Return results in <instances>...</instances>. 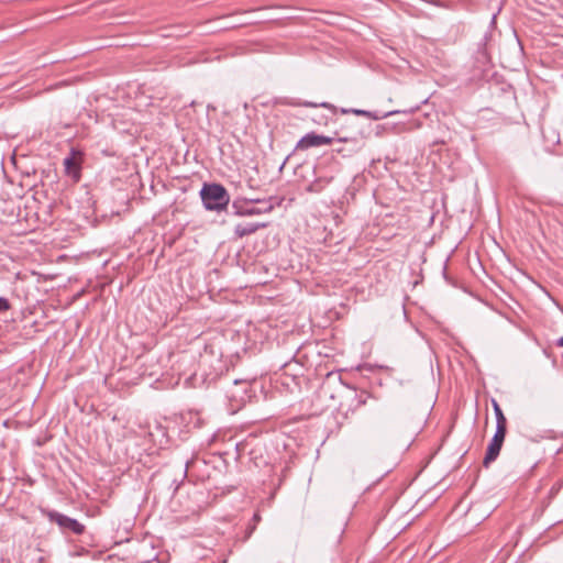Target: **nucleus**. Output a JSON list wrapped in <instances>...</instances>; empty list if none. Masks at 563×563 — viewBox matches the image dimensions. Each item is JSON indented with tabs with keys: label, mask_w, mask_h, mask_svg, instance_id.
Segmentation results:
<instances>
[{
	"label": "nucleus",
	"mask_w": 563,
	"mask_h": 563,
	"mask_svg": "<svg viewBox=\"0 0 563 563\" xmlns=\"http://www.w3.org/2000/svg\"><path fill=\"white\" fill-rule=\"evenodd\" d=\"M200 196L207 210L220 211L224 209L230 201L227 189L219 184H205Z\"/></svg>",
	"instance_id": "f257e3e1"
},
{
	"label": "nucleus",
	"mask_w": 563,
	"mask_h": 563,
	"mask_svg": "<svg viewBox=\"0 0 563 563\" xmlns=\"http://www.w3.org/2000/svg\"><path fill=\"white\" fill-rule=\"evenodd\" d=\"M233 213L239 217H251L269 213L274 210V199H250L244 202L233 201L232 202Z\"/></svg>",
	"instance_id": "f03ea898"
},
{
	"label": "nucleus",
	"mask_w": 563,
	"mask_h": 563,
	"mask_svg": "<svg viewBox=\"0 0 563 563\" xmlns=\"http://www.w3.org/2000/svg\"><path fill=\"white\" fill-rule=\"evenodd\" d=\"M47 517L49 521L55 522L63 531H71L75 534H81L85 530L84 525L79 521L58 511H49Z\"/></svg>",
	"instance_id": "7ed1b4c3"
},
{
	"label": "nucleus",
	"mask_w": 563,
	"mask_h": 563,
	"mask_svg": "<svg viewBox=\"0 0 563 563\" xmlns=\"http://www.w3.org/2000/svg\"><path fill=\"white\" fill-rule=\"evenodd\" d=\"M333 137L319 135L314 132L307 133L297 143V150H308L310 147H318L321 145H329L333 142Z\"/></svg>",
	"instance_id": "20e7f679"
},
{
	"label": "nucleus",
	"mask_w": 563,
	"mask_h": 563,
	"mask_svg": "<svg viewBox=\"0 0 563 563\" xmlns=\"http://www.w3.org/2000/svg\"><path fill=\"white\" fill-rule=\"evenodd\" d=\"M341 112L344 113V114L345 113H353L355 115H362V117H366V118H368L371 120L378 121V120L391 117L394 114H397L400 111L399 110H393V111H388V112H380V111H368V110L354 109V108H351V109L342 108Z\"/></svg>",
	"instance_id": "39448f33"
},
{
	"label": "nucleus",
	"mask_w": 563,
	"mask_h": 563,
	"mask_svg": "<svg viewBox=\"0 0 563 563\" xmlns=\"http://www.w3.org/2000/svg\"><path fill=\"white\" fill-rule=\"evenodd\" d=\"M267 227L266 222H247V223H239L234 227V234L238 238H243L246 235H251L255 233L260 229H264Z\"/></svg>",
	"instance_id": "423d86ee"
},
{
	"label": "nucleus",
	"mask_w": 563,
	"mask_h": 563,
	"mask_svg": "<svg viewBox=\"0 0 563 563\" xmlns=\"http://www.w3.org/2000/svg\"><path fill=\"white\" fill-rule=\"evenodd\" d=\"M364 134L362 132H358L352 136H343V137H339V142L341 143H347L350 145L349 147V153H355V152H358L361 151L365 143H364Z\"/></svg>",
	"instance_id": "0eeeda50"
},
{
	"label": "nucleus",
	"mask_w": 563,
	"mask_h": 563,
	"mask_svg": "<svg viewBox=\"0 0 563 563\" xmlns=\"http://www.w3.org/2000/svg\"><path fill=\"white\" fill-rule=\"evenodd\" d=\"M501 446H503L501 443H499L493 439L490 440V442L487 446V451H486L484 461H483V465L485 467H488L489 464L493 463L498 457Z\"/></svg>",
	"instance_id": "6e6552de"
},
{
	"label": "nucleus",
	"mask_w": 563,
	"mask_h": 563,
	"mask_svg": "<svg viewBox=\"0 0 563 563\" xmlns=\"http://www.w3.org/2000/svg\"><path fill=\"white\" fill-rule=\"evenodd\" d=\"M331 181V178H319L312 181L308 187L307 191L318 194L321 192L327 185Z\"/></svg>",
	"instance_id": "1a4fd4ad"
},
{
	"label": "nucleus",
	"mask_w": 563,
	"mask_h": 563,
	"mask_svg": "<svg viewBox=\"0 0 563 563\" xmlns=\"http://www.w3.org/2000/svg\"><path fill=\"white\" fill-rule=\"evenodd\" d=\"M493 407L496 416V426H507V419L496 400H493Z\"/></svg>",
	"instance_id": "9d476101"
},
{
	"label": "nucleus",
	"mask_w": 563,
	"mask_h": 563,
	"mask_svg": "<svg viewBox=\"0 0 563 563\" xmlns=\"http://www.w3.org/2000/svg\"><path fill=\"white\" fill-rule=\"evenodd\" d=\"M288 104L302 106V107H309V108L322 107L325 109H334V107L329 102L314 103V102H310V101H305V102L292 101V102H288Z\"/></svg>",
	"instance_id": "9b49d317"
},
{
	"label": "nucleus",
	"mask_w": 563,
	"mask_h": 563,
	"mask_svg": "<svg viewBox=\"0 0 563 563\" xmlns=\"http://www.w3.org/2000/svg\"><path fill=\"white\" fill-rule=\"evenodd\" d=\"M506 433H507V426H496V432L493 437V440L503 444L505 441Z\"/></svg>",
	"instance_id": "f8f14e48"
},
{
	"label": "nucleus",
	"mask_w": 563,
	"mask_h": 563,
	"mask_svg": "<svg viewBox=\"0 0 563 563\" xmlns=\"http://www.w3.org/2000/svg\"><path fill=\"white\" fill-rule=\"evenodd\" d=\"M64 166L68 174L71 173L73 168L77 169V164L73 156H68V157L64 158Z\"/></svg>",
	"instance_id": "ddd939ff"
},
{
	"label": "nucleus",
	"mask_w": 563,
	"mask_h": 563,
	"mask_svg": "<svg viewBox=\"0 0 563 563\" xmlns=\"http://www.w3.org/2000/svg\"><path fill=\"white\" fill-rule=\"evenodd\" d=\"M10 308L8 299L0 297V312L7 311Z\"/></svg>",
	"instance_id": "4468645a"
},
{
	"label": "nucleus",
	"mask_w": 563,
	"mask_h": 563,
	"mask_svg": "<svg viewBox=\"0 0 563 563\" xmlns=\"http://www.w3.org/2000/svg\"><path fill=\"white\" fill-rule=\"evenodd\" d=\"M253 521H254V525L250 528L249 530V534L247 536H251L253 533V531L255 530L256 528V523H258L261 521V516L256 512L254 514L253 516Z\"/></svg>",
	"instance_id": "2eb2a0df"
},
{
	"label": "nucleus",
	"mask_w": 563,
	"mask_h": 563,
	"mask_svg": "<svg viewBox=\"0 0 563 563\" xmlns=\"http://www.w3.org/2000/svg\"><path fill=\"white\" fill-rule=\"evenodd\" d=\"M233 384L235 386L239 385V384H242L243 385V391L246 393V385H247V383L245 380L240 382V380L235 379Z\"/></svg>",
	"instance_id": "dca6fc26"
},
{
	"label": "nucleus",
	"mask_w": 563,
	"mask_h": 563,
	"mask_svg": "<svg viewBox=\"0 0 563 563\" xmlns=\"http://www.w3.org/2000/svg\"><path fill=\"white\" fill-rule=\"evenodd\" d=\"M231 397L233 398H240L241 401H244L245 397L244 396H239L238 393L235 391H231Z\"/></svg>",
	"instance_id": "f3484780"
},
{
	"label": "nucleus",
	"mask_w": 563,
	"mask_h": 563,
	"mask_svg": "<svg viewBox=\"0 0 563 563\" xmlns=\"http://www.w3.org/2000/svg\"><path fill=\"white\" fill-rule=\"evenodd\" d=\"M558 345L563 346V336L558 340Z\"/></svg>",
	"instance_id": "a211bd4d"
},
{
	"label": "nucleus",
	"mask_w": 563,
	"mask_h": 563,
	"mask_svg": "<svg viewBox=\"0 0 563 563\" xmlns=\"http://www.w3.org/2000/svg\"><path fill=\"white\" fill-rule=\"evenodd\" d=\"M335 151H336L338 153H342V152H343V148H342V147H338V148H335Z\"/></svg>",
	"instance_id": "6ab92c4d"
},
{
	"label": "nucleus",
	"mask_w": 563,
	"mask_h": 563,
	"mask_svg": "<svg viewBox=\"0 0 563 563\" xmlns=\"http://www.w3.org/2000/svg\"><path fill=\"white\" fill-rule=\"evenodd\" d=\"M360 404L365 405L366 404V399H361Z\"/></svg>",
	"instance_id": "aec40b11"
},
{
	"label": "nucleus",
	"mask_w": 563,
	"mask_h": 563,
	"mask_svg": "<svg viewBox=\"0 0 563 563\" xmlns=\"http://www.w3.org/2000/svg\"><path fill=\"white\" fill-rule=\"evenodd\" d=\"M442 274L443 275L445 274V266L444 265L442 266Z\"/></svg>",
	"instance_id": "412c9836"
}]
</instances>
